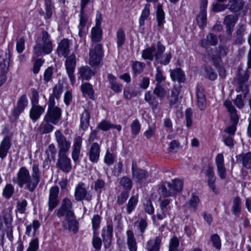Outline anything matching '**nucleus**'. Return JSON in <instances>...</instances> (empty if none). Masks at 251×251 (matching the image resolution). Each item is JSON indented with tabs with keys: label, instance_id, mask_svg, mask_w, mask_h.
Instances as JSON below:
<instances>
[{
	"label": "nucleus",
	"instance_id": "obj_46",
	"mask_svg": "<svg viewBox=\"0 0 251 251\" xmlns=\"http://www.w3.org/2000/svg\"><path fill=\"white\" fill-rule=\"evenodd\" d=\"M241 200L239 197L235 198L233 201L232 211L233 214L238 216L241 212Z\"/></svg>",
	"mask_w": 251,
	"mask_h": 251
},
{
	"label": "nucleus",
	"instance_id": "obj_22",
	"mask_svg": "<svg viewBox=\"0 0 251 251\" xmlns=\"http://www.w3.org/2000/svg\"><path fill=\"white\" fill-rule=\"evenodd\" d=\"M244 4V0H228L227 9L231 12L237 13L243 9Z\"/></svg>",
	"mask_w": 251,
	"mask_h": 251
},
{
	"label": "nucleus",
	"instance_id": "obj_41",
	"mask_svg": "<svg viewBox=\"0 0 251 251\" xmlns=\"http://www.w3.org/2000/svg\"><path fill=\"white\" fill-rule=\"evenodd\" d=\"M90 114L88 110H84L80 118V127L83 130L86 129L89 125Z\"/></svg>",
	"mask_w": 251,
	"mask_h": 251
},
{
	"label": "nucleus",
	"instance_id": "obj_16",
	"mask_svg": "<svg viewBox=\"0 0 251 251\" xmlns=\"http://www.w3.org/2000/svg\"><path fill=\"white\" fill-rule=\"evenodd\" d=\"M63 226L64 229H68L70 231L75 233L78 229V223L75 220V214L71 217L65 216V220L62 222Z\"/></svg>",
	"mask_w": 251,
	"mask_h": 251
},
{
	"label": "nucleus",
	"instance_id": "obj_24",
	"mask_svg": "<svg viewBox=\"0 0 251 251\" xmlns=\"http://www.w3.org/2000/svg\"><path fill=\"white\" fill-rule=\"evenodd\" d=\"M167 184H168V188L170 190L169 194H172L173 197L177 192H180L183 187L182 181L178 179H174L172 182H167Z\"/></svg>",
	"mask_w": 251,
	"mask_h": 251
},
{
	"label": "nucleus",
	"instance_id": "obj_1",
	"mask_svg": "<svg viewBox=\"0 0 251 251\" xmlns=\"http://www.w3.org/2000/svg\"><path fill=\"white\" fill-rule=\"evenodd\" d=\"M39 165L34 162L32 167V174L25 167L20 168L17 176L12 178V182L22 188L24 185L30 192H33L40 181Z\"/></svg>",
	"mask_w": 251,
	"mask_h": 251
},
{
	"label": "nucleus",
	"instance_id": "obj_59",
	"mask_svg": "<svg viewBox=\"0 0 251 251\" xmlns=\"http://www.w3.org/2000/svg\"><path fill=\"white\" fill-rule=\"evenodd\" d=\"M211 241L212 242L213 246L217 250H220L221 248V243L220 236L217 234H214L211 236Z\"/></svg>",
	"mask_w": 251,
	"mask_h": 251
},
{
	"label": "nucleus",
	"instance_id": "obj_48",
	"mask_svg": "<svg viewBox=\"0 0 251 251\" xmlns=\"http://www.w3.org/2000/svg\"><path fill=\"white\" fill-rule=\"evenodd\" d=\"M117 45L118 47H121L125 43L126 35L124 30L120 28L116 32Z\"/></svg>",
	"mask_w": 251,
	"mask_h": 251
},
{
	"label": "nucleus",
	"instance_id": "obj_50",
	"mask_svg": "<svg viewBox=\"0 0 251 251\" xmlns=\"http://www.w3.org/2000/svg\"><path fill=\"white\" fill-rule=\"evenodd\" d=\"M14 188L11 184H7L4 187L2 191V195L6 199H10L14 193Z\"/></svg>",
	"mask_w": 251,
	"mask_h": 251
},
{
	"label": "nucleus",
	"instance_id": "obj_37",
	"mask_svg": "<svg viewBox=\"0 0 251 251\" xmlns=\"http://www.w3.org/2000/svg\"><path fill=\"white\" fill-rule=\"evenodd\" d=\"M153 94L162 101L166 96L167 91L160 84L156 83L153 90Z\"/></svg>",
	"mask_w": 251,
	"mask_h": 251
},
{
	"label": "nucleus",
	"instance_id": "obj_20",
	"mask_svg": "<svg viewBox=\"0 0 251 251\" xmlns=\"http://www.w3.org/2000/svg\"><path fill=\"white\" fill-rule=\"evenodd\" d=\"M170 203V200L169 199H164L160 201L159 204L160 211L158 212L156 215L158 220H163L166 217L167 212L171 210Z\"/></svg>",
	"mask_w": 251,
	"mask_h": 251
},
{
	"label": "nucleus",
	"instance_id": "obj_42",
	"mask_svg": "<svg viewBox=\"0 0 251 251\" xmlns=\"http://www.w3.org/2000/svg\"><path fill=\"white\" fill-rule=\"evenodd\" d=\"M79 74L80 77L85 80L89 79L94 75L93 71L88 66L81 67L79 70Z\"/></svg>",
	"mask_w": 251,
	"mask_h": 251
},
{
	"label": "nucleus",
	"instance_id": "obj_35",
	"mask_svg": "<svg viewBox=\"0 0 251 251\" xmlns=\"http://www.w3.org/2000/svg\"><path fill=\"white\" fill-rule=\"evenodd\" d=\"M171 79L174 81L183 82L185 80V75L182 70L180 68H176L170 71Z\"/></svg>",
	"mask_w": 251,
	"mask_h": 251
},
{
	"label": "nucleus",
	"instance_id": "obj_56",
	"mask_svg": "<svg viewBox=\"0 0 251 251\" xmlns=\"http://www.w3.org/2000/svg\"><path fill=\"white\" fill-rule=\"evenodd\" d=\"M159 193L165 197H173L172 194L170 193V189L168 188L167 182L163 183L159 188Z\"/></svg>",
	"mask_w": 251,
	"mask_h": 251
},
{
	"label": "nucleus",
	"instance_id": "obj_25",
	"mask_svg": "<svg viewBox=\"0 0 251 251\" xmlns=\"http://www.w3.org/2000/svg\"><path fill=\"white\" fill-rule=\"evenodd\" d=\"M238 162L242 163L247 169H251V152L243 153L236 156Z\"/></svg>",
	"mask_w": 251,
	"mask_h": 251
},
{
	"label": "nucleus",
	"instance_id": "obj_57",
	"mask_svg": "<svg viewBox=\"0 0 251 251\" xmlns=\"http://www.w3.org/2000/svg\"><path fill=\"white\" fill-rule=\"evenodd\" d=\"M46 18L50 19L52 15L53 6L51 0H45Z\"/></svg>",
	"mask_w": 251,
	"mask_h": 251
},
{
	"label": "nucleus",
	"instance_id": "obj_19",
	"mask_svg": "<svg viewBox=\"0 0 251 251\" xmlns=\"http://www.w3.org/2000/svg\"><path fill=\"white\" fill-rule=\"evenodd\" d=\"M82 142V140L80 136H78L75 138L72 153V157L74 162H76L78 160Z\"/></svg>",
	"mask_w": 251,
	"mask_h": 251
},
{
	"label": "nucleus",
	"instance_id": "obj_2",
	"mask_svg": "<svg viewBox=\"0 0 251 251\" xmlns=\"http://www.w3.org/2000/svg\"><path fill=\"white\" fill-rule=\"evenodd\" d=\"M52 49V43L50 35L46 31H42L41 36L36 41L33 47L34 53L39 56L43 54L50 53Z\"/></svg>",
	"mask_w": 251,
	"mask_h": 251
},
{
	"label": "nucleus",
	"instance_id": "obj_63",
	"mask_svg": "<svg viewBox=\"0 0 251 251\" xmlns=\"http://www.w3.org/2000/svg\"><path fill=\"white\" fill-rule=\"evenodd\" d=\"M46 153L48 157L50 156L52 158L54 159L56 153V150L55 145L53 144H50L46 150Z\"/></svg>",
	"mask_w": 251,
	"mask_h": 251
},
{
	"label": "nucleus",
	"instance_id": "obj_45",
	"mask_svg": "<svg viewBox=\"0 0 251 251\" xmlns=\"http://www.w3.org/2000/svg\"><path fill=\"white\" fill-rule=\"evenodd\" d=\"M156 19L158 26H162L165 23V13L161 5H158L157 7Z\"/></svg>",
	"mask_w": 251,
	"mask_h": 251
},
{
	"label": "nucleus",
	"instance_id": "obj_30",
	"mask_svg": "<svg viewBox=\"0 0 251 251\" xmlns=\"http://www.w3.org/2000/svg\"><path fill=\"white\" fill-rule=\"evenodd\" d=\"M126 244L129 251H137V244L133 232L128 230L126 231Z\"/></svg>",
	"mask_w": 251,
	"mask_h": 251
},
{
	"label": "nucleus",
	"instance_id": "obj_60",
	"mask_svg": "<svg viewBox=\"0 0 251 251\" xmlns=\"http://www.w3.org/2000/svg\"><path fill=\"white\" fill-rule=\"evenodd\" d=\"M120 183L125 190H129L131 188L132 181L128 177L126 176L122 177Z\"/></svg>",
	"mask_w": 251,
	"mask_h": 251
},
{
	"label": "nucleus",
	"instance_id": "obj_38",
	"mask_svg": "<svg viewBox=\"0 0 251 251\" xmlns=\"http://www.w3.org/2000/svg\"><path fill=\"white\" fill-rule=\"evenodd\" d=\"M107 77L110 84L111 88L116 93L121 92L122 91L123 86L116 82V77L113 75L109 74Z\"/></svg>",
	"mask_w": 251,
	"mask_h": 251
},
{
	"label": "nucleus",
	"instance_id": "obj_29",
	"mask_svg": "<svg viewBox=\"0 0 251 251\" xmlns=\"http://www.w3.org/2000/svg\"><path fill=\"white\" fill-rule=\"evenodd\" d=\"M180 91V88L178 86H175L172 89L171 94L167 97L169 104L171 106L175 105L178 102V96Z\"/></svg>",
	"mask_w": 251,
	"mask_h": 251
},
{
	"label": "nucleus",
	"instance_id": "obj_21",
	"mask_svg": "<svg viewBox=\"0 0 251 251\" xmlns=\"http://www.w3.org/2000/svg\"><path fill=\"white\" fill-rule=\"evenodd\" d=\"M45 105L44 106L39 105H32L29 111V117L34 122H36L45 112Z\"/></svg>",
	"mask_w": 251,
	"mask_h": 251
},
{
	"label": "nucleus",
	"instance_id": "obj_32",
	"mask_svg": "<svg viewBox=\"0 0 251 251\" xmlns=\"http://www.w3.org/2000/svg\"><path fill=\"white\" fill-rule=\"evenodd\" d=\"M11 147L9 137L5 136L2 140L0 145V158L3 159L7 154L8 150Z\"/></svg>",
	"mask_w": 251,
	"mask_h": 251
},
{
	"label": "nucleus",
	"instance_id": "obj_51",
	"mask_svg": "<svg viewBox=\"0 0 251 251\" xmlns=\"http://www.w3.org/2000/svg\"><path fill=\"white\" fill-rule=\"evenodd\" d=\"M63 85L60 83L55 85L53 88L52 93L50 95L55 97L57 100H58L62 93Z\"/></svg>",
	"mask_w": 251,
	"mask_h": 251
},
{
	"label": "nucleus",
	"instance_id": "obj_33",
	"mask_svg": "<svg viewBox=\"0 0 251 251\" xmlns=\"http://www.w3.org/2000/svg\"><path fill=\"white\" fill-rule=\"evenodd\" d=\"M161 243V238L157 236L154 240H150L147 243L146 249L148 251H159Z\"/></svg>",
	"mask_w": 251,
	"mask_h": 251
},
{
	"label": "nucleus",
	"instance_id": "obj_47",
	"mask_svg": "<svg viewBox=\"0 0 251 251\" xmlns=\"http://www.w3.org/2000/svg\"><path fill=\"white\" fill-rule=\"evenodd\" d=\"M155 50V47L153 46L144 50L142 51V56L144 59H148L150 61L152 60L153 58V52Z\"/></svg>",
	"mask_w": 251,
	"mask_h": 251
},
{
	"label": "nucleus",
	"instance_id": "obj_13",
	"mask_svg": "<svg viewBox=\"0 0 251 251\" xmlns=\"http://www.w3.org/2000/svg\"><path fill=\"white\" fill-rule=\"evenodd\" d=\"M11 55L8 48L0 50V68L1 70L7 73L9 70Z\"/></svg>",
	"mask_w": 251,
	"mask_h": 251
},
{
	"label": "nucleus",
	"instance_id": "obj_52",
	"mask_svg": "<svg viewBox=\"0 0 251 251\" xmlns=\"http://www.w3.org/2000/svg\"><path fill=\"white\" fill-rule=\"evenodd\" d=\"M132 134L136 136L139 134L141 129V125L139 121L136 119L134 120L131 124L130 125Z\"/></svg>",
	"mask_w": 251,
	"mask_h": 251
},
{
	"label": "nucleus",
	"instance_id": "obj_36",
	"mask_svg": "<svg viewBox=\"0 0 251 251\" xmlns=\"http://www.w3.org/2000/svg\"><path fill=\"white\" fill-rule=\"evenodd\" d=\"M132 172L133 178L137 181L146 179L149 176V173L145 170L141 169H134L133 163H132Z\"/></svg>",
	"mask_w": 251,
	"mask_h": 251
},
{
	"label": "nucleus",
	"instance_id": "obj_58",
	"mask_svg": "<svg viewBox=\"0 0 251 251\" xmlns=\"http://www.w3.org/2000/svg\"><path fill=\"white\" fill-rule=\"evenodd\" d=\"M199 202L200 199L198 196L193 194L189 200V207L195 211Z\"/></svg>",
	"mask_w": 251,
	"mask_h": 251
},
{
	"label": "nucleus",
	"instance_id": "obj_23",
	"mask_svg": "<svg viewBox=\"0 0 251 251\" xmlns=\"http://www.w3.org/2000/svg\"><path fill=\"white\" fill-rule=\"evenodd\" d=\"M100 147L98 143H94L91 146L88 154L91 162L97 163L99 159Z\"/></svg>",
	"mask_w": 251,
	"mask_h": 251
},
{
	"label": "nucleus",
	"instance_id": "obj_31",
	"mask_svg": "<svg viewBox=\"0 0 251 251\" xmlns=\"http://www.w3.org/2000/svg\"><path fill=\"white\" fill-rule=\"evenodd\" d=\"M198 105L201 110L205 109L206 107L205 97L201 87L197 86L196 89Z\"/></svg>",
	"mask_w": 251,
	"mask_h": 251
},
{
	"label": "nucleus",
	"instance_id": "obj_27",
	"mask_svg": "<svg viewBox=\"0 0 251 251\" xmlns=\"http://www.w3.org/2000/svg\"><path fill=\"white\" fill-rule=\"evenodd\" d=\"M57 53L59 55L66 57L70 51L69 42L67 39L62 40L58 44Z\"/></svg>",
	"mask_w": 251,
	"mask_h": 251
},
{
	"label": "nucleus",
	"instance_id": "obj_39",
	"mask_svg": "<svg viewBox=\"0 0 251 251\" xmlns=\"http://www.w3.org/2000/svg\"><path fill=\"white\" fill-rule=\"evenodd\" d=\"M150 4L147 3L143 10L139 20V23L140 26H143L145 24V21L147 20L150 15Z\"/></svg>",
	"mask_w": 251,
	"mask_h": 251
},
{
	"label": "nucleus",
	"instance_id": "obj_6",
	"mask_svg": "<svg viewBox=\"0 0 251 251\" xmlns=\"http://www.w3.org/2000/svg\"><path fill=\"white\" fill-rule=\"evenodd\" d=\"M165 50V46L161 44L160 41H158L157 44V51L154 54V57L157 62L166 65L170 62L172 55L170 52L163 55Z\"/></svg>",
	"mask_w": 251,
	"mask_h": 251
},
{
	"label": "nucleus",
	"instance_id": "obj_55",
	"mask_svg": "<svg viewBox=\"0 0 251 251\" xmlns=\"http://www.w3.org/2000/svg\"><path fill=\"white\" fill-rule=\"evenodd\" d=\"M27 205V201L25 200H22L17 202L16 206V212L20 214H24Z\"/></svg>",
	"mask_w": 251,
	"mask_h": 251
},
{
	"label": "nucleus",
	"instance_id": "obj_28",
	"mask_svg": "<svg viewBox=\"0 0 251 251\" xmlns=\"http://www.w3.org/2000/svg\"><path fill=\"white\" fill-rule=\"evenodd\" d=\"M224 105L229 113L231 121H234L235 123H238L239 118L237 114V110L232 104V102L229 100H226L224 102Z\"/></svg>",
	"mask_w": 251,
	"mask_h": 251
},
{
	"label": "nucleus",
	"instance_id": "obj_15",
	"mask_svg": "<svg viewBox=\"0 0 251 251\" xmlns=\"http://www.w3.org/2000/svg\"><path fill=\"white\" fill-rule=\"evenodd\" d=\"M59 189L56 186H52L50 188L48 201L49 210L52 211L59 203L58 194Z\"/></svg>",
	"mask_w": 251,
	"mask_h": 251
},
{
	"label": "nucleus",
	"instance_id": "obj_53",
	"mask_svg": "<svg viewBox=\"0 0 251 251\" xmlns=\"http://www.w3.org/2000/svg\"><path fill=\"white\" fill-rule=\"evenodd\" d=\"M113 233V226L112 225H108L102 230V238H112Z\"/></svg>",
	"mask_w": 251,
	"mask_h": 251
},
{
	"label": "nucleus",
	"instance_id": "obj_11",
	"mask_svg": "<svg viewBox=\"0 0 251 251\" xmlns=\"http://www.w3.org/2000/svg\"><path fill=\"white\" fill-rule=\"evenodd\" d=\"M73 204L71 200L67 198L64 199L62 201L61 207L58 209L57 215L60 217L64 216L71 217L74 213L72 210Z\"/></svg>",
	"mask_w": 251,
	"mask_h": 251
},
{
	"label": "nucleus",
	"instance_id": "obj_10",
	"mask_svg": "<svg viewBox=\"0 0 251 251\" xmlns=\"http://www.w3.org/2000/svg\"><path fill=\"white\" fill-rule=\"evenodd\" d=\"M101 21V14L98 12L96 17V25L91 30V39L93 42H99L101 39L102 34L100 28Z\"/></svg>",
	"mask_w": 251,
	"mask_h": 251
},
{
	"label": "nucleus",
	"instance_id": "obj_64",
	"mask_svg": "<svg viewBox=\"0 0 251 251\" xmlns=\"http://www.w3.org/2000/svg\"><path fill=\"white\" fill-rule=\"evenodd\" d=\"M179 244V242L177 237H173L169 244V251H177V247Z\"/></svg>",
	"mask_w": 251,
	"mask_h": 251
},
{
	"label": "nucleus",
	"instance_id": "obj_54",
	"mask_svg": "<svg viewBox=\"0 0 251 251\" xmlns=\"http://www.w3.org/2000/svg\"><path fill=\"white\" fill-rule=\"evenodd\" d=\"M105 182L102 179H98L94 182V189L95 190L100 193L102 190L105 189Z\"/></svg>",
	"mask_w": 251,
	"mask_h": 251
},
{
	"label": "nucleus",
	"instance_id": "obj_26",
	"mask_svg": "<svg viewBox=\"0 0 251 251\" xmlns=\"http://www.w3.org/2000/svg\"><path fill=\"white\" fill-rule=\"evenodd\" d=\"M54 129L53 124L49 120L44 118L43 121L38 127V131L41 134L50 133Z\"/></svg>",
	"mask_w": 251,
	"mask_h": 251
},
{
	"label": "nucleus",
	"instance_id": "obj_34",
	"mask_svg": "<svg viewBox=\"0 0 251 251\" xmlns=\"http://www.w3.org/2000/svg\"><path fill=\"white\" fill-rule=\"evenodd\" d=\"M157 98L154 96L151 91H148L145 94L144 100L152 107V110L156 109L159 104Z\"/></svg>",
	"mask_w": 251,
	"mask_h": 251
},
{
	"label": "nucleus",
	"instance_id": "obj_18",
	"mask_svg": "<svg viewBox=\"0 0 251 251\" xmlns=\"http://www.w3.org/2000/svg\"><path fill=\"white\" fill-rule=\"evenodd\" d=\"M205 174L207 177V183L209 187L215 194L218 193V191L215 185L216 177L213 168L211 166H208L205 171Z\"/></svg>",
	"mask_w": 251,
	"mask_h": 251
},
{
	"label": "nucleus",
	"instance_id": "obj_7",
	"mask_svg": "<svg viewBox=\"0 0 251 251\" xmlns=\"http://www.w3.org/2000/svg\"><path fill=\"white\" fill-rule=\"evenodd\" d=\"M75 200L77 201H81L85 200L87 201H90L92 200V196L90 194L85 188L84 183L80 182L76 186L75 190Z\"/></svg>",
	"mask_w": 251,
	"mask_h": 251
},
{
	"label": "nucleus",
	"instance_id": "obj_62",
	"mask_svg": "<svg viewBox=\"0 0 251 251\" xmlns=\"http://www.w3.org/2000/svg\"><path fill=\"white\" fill-rule=\"evenodd\" d=\"M39 248V241L37 238L31 240L29 246L26 251H36Z\"/></svg>",
	"mask_w": 251,
	"mask_h": 251
},
{
	"label": "nucleus",
	"instance_id": "obj_43",
	"mask_svg": "<svg viewBox=\"0 0 251 251\" xmlns=\"http://www.w3.org/2000/svg\"><path fill=\"white\" fill-rule=\"evenodd\" d=\"M81 90L84 95H87L91 99L94 97V90L92 85L88 83H84L81 86Z\"/></svg>",
	"mask_w": 251,
	"mask_h": 251
},
{
	"label": "nucleus",
	"instance_id": "obj_49",
	"mask_svg": "<svg viewBox=\"0 0 251 251\" xmlns=\"http://www.w3.org/2000/svg\"><path fill=\"white\" fill-rule=\"evenodd\" d=\"M197 20L200 27L203 29L206 25V12H200L197 16Z\"/></svg>",
	"mask_w": 251,
	"mask_h": 251
},
{
	"label": "nucleus",
	"instance_id": "obj_17",
	"mask_svg": "<svg viewBox=\"0 0 251 251\" xmlns=\"http://www.w3.org/2000/svg\"><path fill=\"white\" fill-rule=\"evenodd\" d=\"M215 163L219 176L224 179L226 177V170L224 164V156L222 153H219L215 158Z\"/></svg>",
	"mask_w": 251,
	"mask_h": 251
},
{
	"label": "nucleus",
	"instance_id": "obj_44",
	"mask_svg": "<svg viewBox=\"0 0 251 251\" xmlns=\"http://www.w3.org/2000/svg\"><path fill=\"white\" fill-rule=\"evenodd\" d=\"M237 20L238 18L236 16L228 15L225 17L223 24L226 25V27H234Z\"/></svg>",
	"mask_w": 251,
	"mask_h": 251
},
{
	"label": "nucleus",
	"instance_id": "obj_3",
	"mask_svg": "<svg viewBox=\"0 0 251 251\" xmlns=\"http://www.w3.org/2000/svg\"><path fill=\"white\" fill-rule=\"evenodd\" d=\"M54 136L59 149L58 154L67 153L70 149L71 142L67 139L60 130L55 131Z\"/></svg>",
	"mask_w": 251,
	"mask_h": 251
},
{
	"label": "nucleus",
	"instance_id": "obj_5",
	"mask_svg": "<svg viewBox=\"0 0 251 251\" xmlns=\"http://www.w3.org/2000/svg\"><path fill=\"white\" fill-rule=\"evenodd\" d=\"M103 54L102 46L100 44H96L93 49L89 51V64L95 66L100 64Z\"/></svg>",
	"mask_w": 251,
	"mask_h": 251
},
{
	"label": "nucleus",
	"instance_id": "obj_61",
	"mask_svg": "<svg viewBox=\"0 0 251 251\" xmlns=\"http://www.w3.org/2000/svg\"><path fill=\"white\" fill-rule=\"evenodd\" d=\"M226 9H227V4H225L216 1V3L212 4V9L215 12L223 11Z\"/></svg>",
	"mask_w": 251,
	"mask_h": 251
},
{
	"label": "nucleus",
	"instance_id": "obj_12",
	"mask_svg": "<svg viewBox=\"0 0 251 251\" xmlns=\"http://www.w3.org/2000/svg\"><path fill=\"white\" fill-rule=\"evenodd\" d=\"M62 110L60 108H48L44 118L51 122L54 125H57L61 119Z\"/></svg>",
	"mask_w": 251,
	"mask_h": 251
},
{
	"label": "nucleus",
	"instance_id": "obj_14",
	"mask_svg": "<svg viewBox=\"0 0 251 251\" xmlns=\"http://www.w3.org/2000/svg\"><path fill=\"white\" fill-rule=\"evenodd\" d=\"M76 65L75 56L74 54L67 58L65 62L66 69L72 84L75 82V77L74 75Z\"/></svg>",
	"mask_w": 251,
	"mask_h": 251
},
{
	"label": "nucleus",
	"instance_id": "obj_9",
	"mask_svg": "<svg viewBox=\"0 0 251 251\" xmlns=\"http://www.w3.org/2000/svg\"><path fill=\"white\" fill-rule=\"evenodd\" d=\"M28 100L25 95H22L18 100L17 106L13 109L11 119L14 121L18 119L20 114L22 113L27 106Z\"/></svg>",
	"mask_w": 251,
	"mask_h": 251
},
{
	"label": "nucleus",
	"instance_id": "obj_8",
	"mask_svg": "<svg viewBox=\"0 0 251 251\" xmlns=\"http://www.w3.org/2000/svg\"><path fill=\"white\" fill-rule=\"evenodd\" d=\"M56 167L63 172L68 173L72 168L71 159L68 157L67 153L58 154Z\"/></svg>",
	"mask_w": 251,
	"mask_h": 251
},
{
	"label": "nucleus",
	"instance_id": "obj_4",
	"mask_svg": "<svg viewBox=\"0 0 251 251\" xmlns=\"http://www.w3.org/2000/svg\"><path fill=\"white\" fill-rule=\"evenodd\" d=\"M89 0H81V10L79 15L80 20L79 24L78 25L79 29L78 35L80 37H82L86 32L85 26L88 20V16L86 14L84 8Z\"/></svg>",
	"mask_w": 251,
	"mask_h": 251
},
{
	"label": "nucleus",
	"instance_id": "obj_40",
	"mask_svg": "<svg viewBox=\"0 0 251 251\" xmlns=\"http://www.w3.org/2000/svg\"><path fill=\"white\" fill-rule=\"evenodd\" d=\"M138 200L137 195L132 196L126 204V212L128 214H130L135 208Z\"/></svg>",
	"mask_w": 251,
	"mask_h": 251
}]
</instances>
